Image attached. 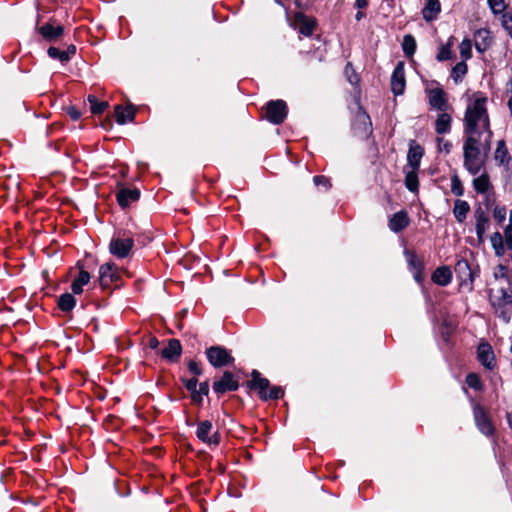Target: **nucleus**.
I'll use <instances>...</instances> for the list:
<instances>
[{"instance_id": "obj_1", "label": "nucleus", "mask_w": 512, "mask_h": 512, "mask_svg": "<svg viewBox=\"0 0 512 512\" xmlns=\"http://www.w3.org/2000/svg\"><path fill=\"white\" fill-rule=\"evenodd\" d=\"M463 122L465 136L484 137L485 144L490 146L492 131L487 111V97L481 92L473 94L466 107Z\"/></svg>"}, {"instance_id": "obj_2", "label": "nucleus", "mask_w": 512, "mask_h": 512, "mask_svg": "<svg viewBox=\"0 0 512 512\" xmlns=\"http://www.w3.org/2000/svg\"><path fill=\"white\" fill-rule=\"evenodd\" d=\"M481 148L490 149V146L488 147L485 144V139L482 141V137L465 136L463 145L464 167L472 175H476L484 165L481 158Z\"/></svg>"}, {"instance_id": "obj_3", "label": "nucleus", "mask_w": 512, "mask_h": 512, "mask_svg": "<svg viewBox=\"0 0 512 512\" xmlns=\"http://www.w3.org/2000/svg\"><path fill=\"white\" fill-rule=\"evenodd\" d=\"M489 301L498 318L509 323L512 316V292L505 288L491 289Z\"/></svg>"}, {"instance_id": "obj_4", "label": "nucleus", "mask_w": 512, "mask_h": 512, "mask_svg": "<svg viewBox=\"0 0 512 512\" xmlns=\"http://www.w3.org/2000/svg\"><path fill=\"white\" fill-rule=\"evenodd\" d=\"M206 355L209 363L215 368L229 365L234 361L230 352L222 346H212L208 348L206 350Z\"/></svg>"}, {"instance_id": "obj_5", "label": "nucleus", "mask_w": 512, "mask_h": 512, "mask_svg": "<svg viewBox=\"0 0 512 512\" xmlns=\"http://www.w3.org/2000/svg\"><path fill=\"white\" fill-rule=\"evenodd\" d=\"M134 246V240L131 237L114 236L109 244V251L117 258H126Z\"/></svg>"}, {"instance_id": "obj_6", "label": "nucleus", "mask_w": 512, "mask_h": 512, "mask_svg": "<svg viewBox=\"0 0 512 512\" xmlns=\"http://www.w3.org/2000/svg\"><path fill=\"white\" fill-rule=\"evenodd\" d=\"M267 119L273 124L282 123L287 116V105L283 100H272L267 103Z\"/></svg>"}, {"instance_id": "obj_7", "label": "nucleus", "mask_w": 512, "mask_h": 512, "mask_svg": "<svg viewBox=\"0 0 512 512\" xmlns=\"http://www.w3.org/2000/svg\"><path fill=\"white\" fill-rule=\"evenodd\" d=\"M196 436L199 440L207 443L208 445H218L220 442L219 433L217 430L213 431L212 422L204 420L198 423Z\"/></svg>"}, {"instance_id": "obj_8", "label": "nucleus", "mask_w": 512, "mask_h": 512, "mask_svg": "<svg viewBox=\"0 0 512 512\" xmlns=\"http://www.w3.org/2000/svg\"><path fill=\"white\" fill-rule=\"evenodd\" d=\"M474 218L476 221L475 229H476L478 241H479V243H483L484 235H485L486 231L489 229V225H490L489 214L481 206H478L474 210Z\"/></svg>"}, {"instance_id": "obj_9", "label": "nucleus", "mask_w": 512, "mask_h": 512, "mask_svg": "<svg viewBox=\"0 0 512 512\" xmlns=\"http://www.w3.org/2000/svg\"><path fill=\"white\" fill-rule=\"evenodd\" d=\"M239 387V382L234 378V375L225 371L220 380L213 383V390L218 394H224L228 391H236Z\"/></svg>"}, {"instance_id": "obj_10", "label": "nucleus", "mask_w": 512, "mask_h": 512, "mask_svg": "<svg viewBox=\"0 0 512 512\" xmlns=\"http://www.w3.org/2000/svg\"><path fill=\"white\" fill-rule=\"evenodd\" d=\"M119 279L117 267L114 263L108 262L100 266L99 268V283L101 287L106 288L111 283L116 282Z\"/></svg>"}, {"instance_id": "obj_11", "label": "nucleus", "mask_w": 512, "mask_h": 512, "mask_svg": "<svg viewBox=\"0 0 512 512\" xmlns=\"http://www.w3.org/2000/svg\"><path fill=\"white\" fill-rule=\"evenodd\" d=\"M406 86L403 63H398L391 76V90L395 95L403 94Z\"/></svg>"}, {"instance_id": "obj_12", "label": "nucleus", "mask_w": 512, "mask_h": 512, "mask_svg": "<svg viewBox=\"0 0 512 512\" xmlns=\"http://www.w3.org/2000/svg\"><path fill=\"white\" fill-rule=\"evenodd\" d=\"M474 419L483 434L491 435L493 433V426L482 407L476 406L474 408Z\"/></svg>"}, {"instance_id": "obj_13", "label": "nucleus", "mask_w": 512, "mask_h": 512, "mask_svg": "<svg viewBox=\"0 0 512 512\" xmlns=\"http://www.w3.org/2000/svg\"><path fill=\"white\" fill-rule=\"evenodd\" d=\"M182 346L179 340L170 339L167 346L162 349L161 356L171 362L177 361L181 355Z\"/></svg>"}, {"instance_id": "obj_14", "label": "nucleus", "mask_w": 512, "mask_h": 512, "mask_svg": "<svg viewBox=\"0 0 512 512\" xmlns=\"http://www.w3.org/2000/svg\"><path fill=\"white\" fill-rule=\"evenodd\" d=\"M478 359L481 364L487 369H492L494 367V353L492 347L488 343H482L478 346L477 349Z\"/></svg>"}, {"instance_id": "obj_15", "label": "nucleus", "mask_w": 512, "mask_h": 512, "mask_svg": "<svg viewBox=\"0 0 512 512\" xmlns=\"http://www.w3.org/2000/svg\"><path fill=\"white\" fill-rule=\"evenodd\" d=\"M372 123L369 115L363 111L361 108L357 111L355 115L354 128L359 132L368 135L372 131Z\"/></svg>"}, {"instance_id": "obj_16", "label": "nucleus", "mask_w": 512, "mask_h": 512, "mask_svg": "<svg viewBox=\"0 0 512 512\" xmlns=\"http://www.w3.org/2000/svg\"><path fill=\"white\" fill-rule=\"evenodd\" d=\"M39 33L47 41H56L63 36L64 28L61 25L54 26L47 23L39 28Z\"/></svg>"}, {"instance_id": "obj_17", "label": "nucleus", "mask_w": 512, "mask_h": 512, "mask_svg": "<svg viewBox=\"0 0 512 512\" xmlns=\"http://www.w3.org/2000/svg\"><path fill=\"white\" fill-rule=\"evenodd\" d=\"M429 104L439 111H445L447 108L445 92L441 88L431 89L429 91Z\"/></svg>"}, {"instance_id": "obj_18", "label": "nucleus", "mask_w": 512, "mask_h": 512, "mask_svg": "<svg viewBox=\"0 0 512 512\" xmlns=\"http://www.w3.org/2000/svg\"><path fill=\"white\" fill-rule=\"evenodd\" d=\"M424 154L423 148L415 144V142L410 143V147L407 154L408 164L413 170H418L420 166L421 158Z\"/></svg>"}, {"instance_id": "obj_19", "label": "nucleus", "mask_w": 512, "mask_h": 512, "mask_svg": "<svg viewBox=\"0 0 512 512\" xmlns=\"http://www.w3.org/2000/svg\"><path fill=\"white\" fill-rule=\"evenodd\" d=\"M140 197L138 189L121 188L117 193V201L121 207H127L131 202H135Z\"/></svg>"}, {"instance_id": "obj_20", "label": "nucleus", "mask_w": 512, "mask_h": 512, "mask_svg": "<svg viewBox=\"0 0 512 512\" xmlns=\"http://www.w3.org/2000/svg\"><path fill=\"white\" fill-rule=\"evenodd\" d=\"M116 122L120 125H124L127 122H132L135 118V108L130 105L123 108L121 105L115 107Z\"/></svg>"}, {"instance_id": "obj_21", "label": "nucleus", "mask_w": 512, "mask_h": 512, "mask_svg": "<svg viewBox=\"0 0 512 512\" xmlns=\"http://www.w3.org/2000/svg\"><path fill=\"white\" fill-rule=\"evenodd\" d=\"M441 11L439 0H427L422 9V16L427 22L435 20Z\"/></svg>"}, {"instance_id": "obj_22", "label": "nucleus", "mask_w": 512, "mask_h": 512, "mask_svg": "<svg viewBox=\"0 0 512 512\" xmlns=\"http://www.w3.org/2000/svg\"><path fill=\"white\" fill-rule=\"evenodd\" d=\"M251 375L250 388L258 390L259 396L262 398V395L270 388V382L268 379L262 378L257 370H253Z\"/></svg>"}, {"instance_id": "obj_23", "label": "nucleus", "mask_w": 512, "mask_h": 512, "mask_svg": "<svg viewBox=\"0 0 512 512\" xmlns=\"http://www.w3.org/2000/svg\"><path fill=\"white\" fill-rule=\"evenodd\" d=\"M432 280L440 286H447L452 280L450 268L447 266L437 268L432 275Z\"/></svg>"}, {"instance_id": "obj_24", "label": "nucleus", "mask_w": 512, "mask_h": 512, "mask_svg": "<svg viewBox=\"0 0 512 512\" xmlns=\"http://www.w3.org/2000/svg\"><path fill=\"white\" fill-rule=\"evenodd\" d=\"M409 224V219L404 211L395 213L389 221V227L394 232L403 230Z\"/></svg>"}, {"instance_id": "obj_25", "label": "nucleus", "mask_w": 512, "mask_h": 512, "mask_svg": "<svg viewBox=\"0 0 512 512\" xmlns=\"http://www.w3.org/2000/svg\"><path fill=\"white\" fill-rule=\"evenodd\" d=\"M474 40L476 49L482 52L490 46L492 39L488 30L479 29L475 33Z\"/></svg>"}, {"instance_id": "obj_26", "label": "nucleus", "mask_w": 512, "mask_h": 512, "mask_svg": "<svg viewBox=\"0 0 512 512\" xmlns=\"http://www.w3.org/2000/svg\"><path fill=\"white\" fill-rule=\"evenodd\" d=\"M452 118L445 111H441L435 122V130L438 134H446L451 130Z\"/></svg>"}, {"instance_id": "obj_27", "label": "nucleus", "mask_w": 512, "mask_h": 512, "mask_svg": "<svg viewBox=\"0 0 512 512\" xmlns=\"http://www.w3.org/2000/svg\"><path fill=\"white\" fill-rule=\"evenodd\" d=\"M455 272L462 282H466L467 280L472 281L473 279L470 265L466 259H460L457 261L455 265Z\"/></svg>"}, {"instance_id": "obj_28", "label": "nucleus", "mask_w": 512, "mask_h": 512, "mask_svg": "<svg viewBox=\"0 0 512 512\" xmlns=\"http://www.w3.org/2000/svg\"><path fill=\"white\" fill-rule=\"evenodd\" d=\"M90 274L81 270L77 278L74 279L71 285V290L73 294H81L83 292V286L88 284L90 281Z\"/></svg>"}, {"instance_id": "obj_29", "label": "nucleus", "mask_w": 512, "mask_h": 512, "mask_svg": "<svg viewBox=\"0 0 512 512\" xmlns=\"http://www.w3.org/2000/svg\"><path fill=\"white\" fill-rule=\"evenodd\" d=\"M469 210H470V206L466 201H464V200H456L455 201L453 213L458 222H460V223L464 222Z\"/></svg>"}, {"instance_id": "obj_30", "label": "nucleus", "mask_w": 512, "mask_h": 512, "mask_svg": "<svg viewBox=\"0 0 512 512\" xmlns=\"http://www.w3.org/2000/svg\"><path fill=\"white\" fill-rule=\"evenodd\" d=\"M76 305V299L73 294L64 293L58 299V307L63 312H70Z\"/></svg>"}, {"instance_id": "obj_31", "label": "nucleus", "mask_w": 512, "mask_h": 512, "mask_svg": "<svg viewBox=\"0 0 512 512\" xmlns=\"http://www.w3.org/2000/svg\"><path fill=\"white\" fill-rule=\"evenodd\" d=\"M495 160L500 164V165H504V164H507L508 161L510 160V156L508 154V150L505 146V143L504 141H499L498 142V145H497V148L495 150Z\"/></svg>"}, {"instance_id": "obj_32", "label": "nucleus", "mask_w": 512, "mask_h": 512, "mask_svg": "<svg viewBox=\"0 0 512 512\" xmlns=\"http://www.w3.org/2000/svg\"><path fill=\"white\" fill-rule=\"evenodd\" d=\"M474 189L479 193H485L490 187V181L487 174H482L473 180Z\"/></svg>"}, {"instance_id": "obj_33", "label": "nucleus", "mask_w": 512, "mask_h": 512, "mask_svg": "<svg viewBox=\"0 0 512 512\" xmlns=\"http://www.w3.org/2000/svg\"><path fill=\"white\" fill-rule=\"evenodd\" d=\"M418 170H413L406 172L405 177V185L406 188L411 192H416L418 190V176H417Z\"/></svg>"}, {"instance_id": "obj_34", "label": "nucleus", "mask_w": 512, "mask_h": 512, "mask_svg": "<svg viewBox=\"0 0 512 512\" xmlns=\"http://www.w3.org/2000/svg\"><path fill=\"white\" fill-rule=\"evenodd\" d=\"M344 75L347 79V81L352 85L354 86L355 88L358 87L359 85V82H360V77L359 75L356 73L354 67L352 66L351 63H347L345 69H344Z\"/></svg>"}, {"instance_id": "obj_35", "label": "nucleus", "mask_w": 512, "mask_h": 512, "mask_svg": "<svg viewBox=\"0 0 512 512\" xmlns=\"http://www.w3.org/2000/svg\"><path fill=\"white\" fill-rule=\"evenodd\" d=\"M88 102L90 104V109L93 114H100L108 107L107 102H99L94 95L88 96Z\"/></svg>"}, {"instance_id": "obj_36", "label": "nucleus", "mask_w": 512, "mask_h": 512, "mask_svg": "<svg viewBox=\"0 0 512 512\" xmlns=\"http://www.w3.org/2000/svg\"><path fill=\"white\" fill-rule=\"evenodd\" d=\"M402 48L406 55H413L416 49V42L414 37L411 35H405L402 41Z\"/></svg>"}, {"instance_id": "obj_37", "label": "nucleus", "mask_w": 512, "mask_h": 512, "mask_svg": "<svg viewBox=\"0 0 512 512\" xmlns=\"http://www.w3.org/2000/svg\"><path fill=\"white\" fill-rule=\"evenodd\" d=\"M467 70V64L464 61L459 62L453 67L451 77L454 79L455 82H459L462 79V77L467 73Z\"/></svg>"}, {"instance_id": "obj_38", "label": "nucleus", "mask_w": 512, "mask_h": 512, "mask_svg": "<svg viewBox=\"0 0 512 512\" xmlns=\"http://www.w3.org/2000/svg\"><path fill=\"white\" fill-rule=\"evenodd\" d=\"M315 26H316L315 20H309L307 18H302L300 21V24H299V31L301 34H303L305 36H309L313 32Z\"/></svg>"}, {"instance_id": "obj_39", "label": "nucleus", "mask_w": 512, "mask_h": 512, "mask_svg": "<svg viewBox=\"0 0 512 512\" xmlns=\"http://www.w3.org/2000/svg\"><path fill=\"white\" fill-rule=\"evenodd\" d=\"M283 393L284 392L280 386L270 385V388L264 393V395H262L261 399L264 401L278 399L283 396Z\"/></svg>"}, {"instance_id": "obj_40", "label": "nucleus", "mask_w": 512, "mask_h": 512, "mask_svg": "<svg viewBox=\"0 0 512 512\" xmlns=\"http://www.w3.org/2000/svg\"><path fill=\"white\" fill-rule=\"evenodd\" d=\"M451 192L456 196H462L464 193L462 182L457 174H454L451 178Z\"/></svg>"}, {"instance_id": "obj_41", "label": "nucleus", "mask_w": 512, "mask_h": 512, "mask_svg": "<svg viewBox=\"0 0 512 512\" xmlns=\"http://www.w3.org/2000/svg\"><path fill=\"white\" fill-rule=\"evenodd\" d=\"M48 55L53 59H58L62 63H66L67 61V54L64 53V51H61L60 49L56 47H50L47 51Z\"/></svg>"}, {"instance_id": "obj_42", "label": "nucleus", "mask_w": 512, "mask_h": 512, "mask_svg": "<svg viewBox=\"0 0 512 512\" xmlns=\"http://www.w3.org/2000/svg\"><path fill=\"white\" fill-rule=\"evenodd\" d=\"M466 383L469 387H471L475 390H480L482 388L480 378L478 377V375H476L474 373H470L467 375Z\"/></svg>"}, {"instance_id": "obj_43", "label": "nucleus", "mask_w": 512, "mask_h": 512, "mask_svg": "<svg viewBox=\"0 0 512 512\" xmlns=\"http://www.w3.org/2000/svg\"><path fill=\"white\" fill-rule=\"evenodd\" d=\"M490 9L493 13L498 14L505 10L506 5L504 0H487Z\"/></svg>"}, {"instance_id": "obj_44", "label": "nucleus", "mask_w": 512, "mask_h": 512, "mask_svg": "<svg viewBox=\"0 0 512 512\" xmlns=\"http://www.w3.org/2000/svg\"><path fill=\"white\" fill-rule=\"evenodd\" d=\"M451 43H447V45H444L440 48V51L437 55L438 61H445L451 58L452 51H451Z\"/></svg>"}, {"instance_id": "obj_45", "label": "nucleus", "mask_w": 512, "mask_h": 512, "mask_svg": "<svg viewBox=\"0 0 512 512\" xmlns=\"http://www.w3.org/2000/svg\"><path fill=\"white\" fill-rule=\"evenodd\" d=\"M460 54L463 58L469 59L471 57V42L464 39L459 45Z\"/></svg>"}, {"instance_id": "obj_46", "label": "nucleus", "mask_w": 512, "mask_h": 512, "mask_svg": "<svg viewBox=\"0 0 512 512\" xmlns=\"http://www.w3.org/2000/svg\"><path fill=\"white\" fill-rule=\"evenodd\" d=\"M505 243L508 249L512 250V226L508 225L504 231Z\"/></svg>"}, {"instance_id": "obj_47", "label": "nucleus", "mask_w": 512, "mask_h": 512, "mask_svg": "<svg viewBox=\"0 0 512 512\" xmlns=\"http://www.w3.org/2000/svg\"><path fill=\"white\" fill-rule=\"evenodd\" d=\"M494 218L498 221V222H503L505 220V217H506V210L505 208H500V207H496L494 209Z\"/></svg>"}, {"instance_id": "obj_48", "label": "nucleus", "mask_w": 512, "mask_h": 512, "mask_svg": "<svg viewBox=\"0 0 512 512\" xmlns=\"http://www.w3.org/2000/svg\"><path fill=\"white\" fill-rule=\"evenodd\" d=\"M491 245L492 247L493 246H499L500 244L503 243V236L499 233V232H495L492 236H491Z\"/></svg>"}, {"instance_id": "obj_49", "label": "nucleus", "mask_w": 512, "mask_h": 512, "mask_svg": "<svg viewBox=\"0 0 512 512\" xmlns=\"http://www.w3.org/2000/svg\"><path fill=\"white\" fill-rule=\"evenodd\" d=\"M184 383H185V387L188 391H194L195 389H197L198 381L196 378H191V379L185 380Z\"/></svg>"}, {"instance_id": "obj_50", "label": "nucleus", "mask_w": 512, "mask_h": 512, "mask_svg": "<svg viewBox=\"0 0 512 512\" xmlns=\"http://www.w3.org/2000/svg\"><path fill=\"white\" fill-rule=\"evenodd\" d=\"M68 115L74 120H78L81 117V113L75 107H69L67 110Z\"/></svg>"}, {"instance_id": "obj_51", "label": "nucleus", "mask_w": 512, "mask_h": 512, "mask_svg": "<svg viewBox=\"0 0 512 512\" xmlns=\"http://www.w3.org/2000/svg\"><path fill=\"white\" fill-rule=\"evenodd\" d=\"M188 368L195 375H200L202 372L195 361H190L188 364Z\"/></svg>"}, {"instance_id": "obj_52", "label": "nucleus", "mask_w": 512, "mask_h": 512, "mask_svg": "<svg viewBox=\"0 0 512 512\" xmlns=\"http://www.w3.org/2000/svg\"><path fill=\"white\" fill-rule=\"evenodd\" d=\"M190 392L193 402L200 404L202 402V394L198 391V389Z\"/></svg>"}, {"instance_id": "obj_53", "label": "nucleus", "mask_w": 512, "mask_h": 512, "mask_svg": "<svg viewBox=\"0 0 512 512\" xmlns=\"http://www.w3.org/2000/svg\"><path fill=\"white\" fill-rule=\"evenodd\" d=\"M198 391L202 394V396L208 395V393H209L208 381H204V382L200 383Z\"/></svg>"}, {"instance_id": "obj_54", "label": "nucleus", "mask_w": 512, "mask_h": 512, "mask_svg": "<svg viewBox=\"0 0 512 512\" xmlns=\"http://www.w3.org/2000/svg\"><path fill=\"white\" fill-rule=\"evenodd\" d=\"M64 53L67 54V61L70 60L71 56L76 53V47L74 45H69Z\"/></svg>"}, {"instance_id": "obj_55", "label": "nucleus", "mask_w": 512, "mask_h": 512, "mask_svg": "<svg viewBox=\"0 0 512 512\" xmlns=\"http://www.w3.org/2000/svg\"><path fill=\"white\" fill-rule=\"evenodd\" d=\"M148 345L151 349H156L159 346V341L156 337H150L148 341Z\"/></svg>"}, {"instance_id": "obj_56", "label": "nucleus", "mask_w": 512, "mask_h": 512, "mask_svg": "<svg viewBox=\"0 0 512 512\" xmlns=\"http://www.w3.org/2000/svg\"><path fill=\"white\" fill-rule=\"evenodd\" d=\"M493 249L497 256H502L505 253L504 243L500 244L499 246H493Z\"/></svg>"}, {"instance_id": "obj_57", "label": "nucleus", "mask_w": 512, "mask_h": 512, "mask_svg": "<svg viewBox=\"0 0 512 512\" xmlns=\"http://www.w3.org/2000/svg\"><path fill=\"white\" fill-rule=\"evenodd\" d=\"M368 5L367 0H356V6L358 8H365Z\"/></svg>"}, {"instance_id": "obj_58", "label": "nucleus", "mask_w": 512, "mask_h": 512, "mask_svg": "<svg viewBox=\"0 0 512 512\" xmlns=\"http://www.w3.org/2000/svg\"><path fill=\"white\" fill-rule=\"evenodd\" d=\"M451 147H452V144L449 141H445L443 143V148L442 149H444L446 153H449L450 150H451Z\"/></svg>"}, {"instance_id": "obj_59", "label": "nucleus", "mask_w": 512, "mask_h": 512, "mask_svg": "<svg viewBox=\"0 0 512 512\" xmlns=\"http://www.w3.org/2000/svg\"><path fill=\"white\" fill-rule=\"evenodd\" d=\"M417 257L414 254H409V263L413 266L416 265Z\"/></svg>"}, {"instance_id": "obj_60", "label": "nucleus", "mask_w": 512, "mask_h": 512, "mask_svg": "<svg viewBox=\"0 0 512 512\" xmlns=\"http://www.w3.org/2000/svg\"><path fill=\"white\" fill-rule=\"evenodd\" d=\"M313 182L315 183V185H320V175L314 176Z\"/></svg>"}, {"instance_id": "obj_61", "label": "nucleus", "mask_w": 512, "mask_h": 512, "mask_svg": "<svg viewBox=\"0 0 512 512\" xmlns=\"http://www.w3.org/2000/svg\"><path fill=\"white\" fill-rule=\"evenodd\" d=\"M507 420H508L509 426L512 428V415L511 414H507Z\"/></svg>"}, {"instance_id": "obj_62", "label": "nucleus", "mask_w": 512, "mask_h": 512, "mask_svg": "<svg viewBox=\"0 0 512 512\" xmlns=\"http://www.w3.org/2000/svg\"><path fill=\"white\" fill-rule=\"evenodd\" d=\"M328 182V180H326L323 176H322V180H321V183H322V186L326 185V183Z\"/></svg>"}, {"instance_id": "obj_63", "label": "nucleus", "mask_w": 512, "mask_h": 512, "mask_svg": "<svg viewBox=\"0 0 512 512\" xmlns=\"http://www.w3.org/2000/svg\"><path fill=\"white\" fill-rule=\"evenodd\" d=\"M361 17H362V14H361L360 12H358V13L356 14V19H357V20H360V19H361Z\"/></svg>"}, {"instance_id": "obj_64", "label": "nucleus", "mask_w": 512, "mask_h": 512, "mask_svg": "<svg viewBox=\"0 0 512 512\" xmlns=\"http://www.w3.org/2000/svg\"><path fill=\"white\" fill-rule=\"evenodd\" d=\"M510 225L512 226V210H511V213H510Z\"/></svg>"}]
</instances>
